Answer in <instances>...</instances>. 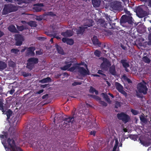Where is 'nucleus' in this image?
<instances>
[{"mask_svg":"<svg viewBox=\"0 0 151 151\" xmlns=\"http://www.w3.org/2000/svg\"><path fill=\"white\" fill-rule=\"evenodd\" d=\"M45 85H46L43 86H42V88H44L45 87Z\"/></svg>","mask_w":151,"mask_h":151,"instance_id":"obj_56","label":"nucleus"},{"mask_svg":"<svg viewBox=\"0 0 151 151\" xmlns=\"http://www.w3.org/2000/svg\"><path fill=\"white\" fill-rule=\"evenodd\" d=\"M27 24L32 27H35L36 26V23L32 21L29 22L28 23H27Z\"/></svg>","mask_w":151,"mask_h":151,"instance_id":"obj_23","label":"nucleus"},{"mask_svg":"<svg viewBox=\"0 0 151 151\" xmlns=\"http://www.w3.org/2000/svg\"><path fill=\"white\" fill-rule=\"evenodd\" d=\"M131 112L132 114L134 115H136L138 113V112L137 111L134 110H132Z\"/></svg>","mask_w":151,"mask_h":151,"instance_id":"obj_38","label":"nucleus"},{"mask_svg":"<svg viewBox=\"0 0 151 151\" xmlns=\"http://www.w3.org/2000/svg\"><path fill=\"white\" fill-rule=\"evenodd\" d=\"M43 91V90H41L39 91L38 92H37V93L38 94H40V93H42Z\"/></svg>","mask_w":151,"mask_h":151,"instance_id":"obj_45","label":"nucleus"},{"mask_svg":"<svg viewBox=\"0 0 151 151\" xmlns=\"http://www.w3.org/2000/svg\"><path fill=\"white\" fill-rule=\"evenodd\" d=\"M142 60L145 62L148 63L150 62V60L146 56L144 57L143 58Z\"/></svg>","mask_w":151,"mask_h":151,"instance_id":"obj_28","label":"nucleus"},{"mask_svg":"<svg viewBox=\"0 0 151 151\" xmlns=\"http://www.w3.org/2000/svg\"><path fill=\"white\" fill-rule=\"evenodd\" d=\"M79 30H77V29H73V30H74L75 31H76L77 34H79L81 33L83 31V29H82L81 27H79Z\"/></svg>","mask_w":151,"mask_h":151,"instance_id":"obj_27","label":"nucleus"},{"mask_svg":"<svg viewBox=\"0 0 151 151\" xmlns=\"http://www.w3.org/2000/svg\"><path fill=\"white\" fill-rule=\"evenodd\" d=\"M115 85L116 89L119 91L125 96H126V93L123 90V87L119 83L117 82L115 83Z\"/></svg>","mask_w":151,"mask_h":151,"instance_id":"obj_10","label":"nucleus"},{"mask_svg":"<svg viewBox=\"0 0 151 151\" xmlns=\"http://www.w3.org/2000/svg\"><path fill=\"white\" fill-rule=\"evenodd\" d=\"M74 119L73 118L68 117L66 118L63 121V128H68L72 125Z\"/></svg>","mask_w":151,"mask_h":151,"instance_id":"obj_5","label":"nucleus"},{"mask_svg":"<svg viewBox=\"0 0 151 151\" xmlns=\"http://www.w3.org/2000/svg\"><path fill=\"white\" fill-rule=\"evenodd\" d=\"M0 137L2 144L5 148L6 151H22L19 147L16 146L13 139L9 138L6 142L4 141V139L6 138V134L1 135Z\"/></svg>","mask_w":151,"mask_h":151,"instance_id":"obj_1","label":"nucleus"},{"mask_svg":"<svg viewBox=\"0 0 151 151\" xmlns=\"http://www.w3.org/2000/svg\"><path fill=\"white\" fill-rule=\"evenodd\" d=\"M73 34L72 32L70 31H67L65 33H63L62 35L64 36H70Z\"/></svg>","mask_w":151,"mask_h":151,"instance_id":"obj_15","label":"nucleus"},{"mask_svg":"<svg viewBox=\"0 0 151 151\" xmlns=\"http://www.w3.org/2000/svg\"><path fill=\"white\" fill-rule=\"evenodd\" d=\"M11 51L12 52L16 54L17 53L19 52V50L17 49H13L11 50Z\"/></svg>","mask_w":151,"mask_h":151,"instance_id":"obj_33","label":"nucleus"},{"mask_svg":"<svg viewBox=\"0 0 151 151\" xmlns=\"http://www.w3.org/2000/svg\"><path fill=\"white\" fill-rule=\"evenodd\" d=\"M66 108H67V110H68L69 109L68 108H67V107H66ZM68 108H69L68 107Z\"/></svg>","mask_w":151,"mask_h":151,"instance_id":"obj_59","label":"nucleus"},{"mask_svg":"<svg viewBox=\"0 0 151 151\" xmlns=\"http://www.w3.org/2000/svg\"><path fill=\"white\" fill-rule=\"evenodd\" d=\"M110 72L113 75H114L115 74V68L114 66H112L110 69Z\"/></svg>","mask_w":151,"mask_h":151,"instance_id":"obj_24","label":"nucleus"},{"mask_svg":"<svg viewBox=\"0 0 151 151\" xmlns=\"http://www.w3.org/2000/svg\"><path fill=\"white\" fill-rule=\"evenodd\" d=\"M55 47L57 49V50L58 51V53L60 54H63V50L61 48L59 47L58 45H55Z\"/></svg>","mask_w":151,"mask_h":151,"instance_id":"obj_22","label":"nucleus"},{"mask_svg":"<svg viewBox=\"0 0 151 151\" xmlns=\"http://www.w3.org/2000/svg\"><path fill=\"white\" fill-rule=\"evenodd\" d=\"M96 133V132L93 131H92L91 132V135H94Z\"/></svg>","mask_w":151,"mask_h":151,"instance_id":"obj_41","label":"nucleus"},{"mask_svg":"<svg viewBox=\"0 0 151 151\" xmlns=\"http://www.w3.org/2000/svg\"><path fill=\"white\" fill-rule=\"evenodd\" d=\"M140 142L141 144L145 147H147L150 145L149 142L140 139Z\"/></svg>","mask_w":151,"mask_h":151,"instance_id":"obj_14","label":"nucleus"},{"mask_svg":"<svg viewBox=\"0 0 151 151\" xmlns=\"http://www.w3.org/2000/svg\"><path fill=\"white\" fill-rule=\"evenodd\" d=\"M0 109L2 111L3 110V104L1 100L0 99Z\"/></svg>","mask_w":151,"mask_h":151,"instance_id":"obj_36","label":"nucleus"},{"mask_svg":"<svg viewBox=\"0 0 151 151\" xmlns=\"http://www.w3.org/2000/svg\"><path fill=\"white\" fill-rule=\"evenodd\" d=\"M50 81L51 79L50 78L48 77L41 80L40 81V82L42 83H45L49 82Z\"/></svg>","mask_w":151,"mask_h":151,"instance_id":"obj_18","label":"nucleus"},{"mask_svg":"<svg viewBox=\"0 0 151 151\" xmlns=\"http://www.w3.org/2000/svg\"><path fill=\"white\" fill-rule=\"evenodd\" d=\"M58 34L59 33L58 32L53 33V34H52V35L54 37L56 38L57 39H60V37L58 35Z\"/></svg>","mask_w":151,"mask_h":151,"instance_id":"obj_32","label":"nucleus"},{"mask_svg":"<svg viewBox=\"0 0 151 151\" xmlns=\"http://www.w3.org/2000/svg\"><path fill=\"white\" fill-rule=\"evenodd\" d=\"M101 96L103 97L108 102H109V99L108 98V96L106 94L104 93H102L101 94Z\"/></svg>","mask_w":151,"mask_h":151,"instance_id":"obj_25","label":"nucleus"},{"mask_svg":"<svg viewBox=\"0 0 151 151\" xmlns=\"http://www.w3.org/2000/svg\"><path fill=\"white\" fill-rule=\"evenodd\" d=\"M92 40L94 44L96 45L98 44V40L96 37L94 36L92 39Z\"/></svg>","mask_w":151,"mask_h":151,"instance_id":"obj_20","label":"nucleus"},{"mask_svg":"<svg viewBox=\"0 0 151 151\" xmlns=\"http://www.w3.org/2000/svg\"><path fill=\"white\" fill-rule=\"evenodd\" d=\"M42 5L41 4L40 5H35L33 7V9L36 12H39L42 9Z\"/></svg>","mask_w":151,"mask_h":151,"instance_id":"obj_13","label":"nucleus"},{"mask_svg":"<svg viewBox=\"0 0 151 151\" xmlns=\"http://www.w3.org/2000/svg\"><path fill=\"white\" fill-rule=\"evenodd\" d=\"M50 42H53V39H52V38L50 39Z\"/></svg>","mask_w":151,"mask_h":151,"instance_id":"obj_55","label":"nucleus"},{"mask_svg":"<svg viewBox=\"0 0 151 151\" xmlns=\"http://www.w3.org/2000/svg\"><path fill=\"white\" fill-rule=\"evenodd\" d=\"M81 84V83L80 82H76L74 83V85H80Z\"/></svg>","mask_w":151,"mask_h":151,"instance_id":"obj_42","label":"nucleus"},{"mask_svg":"<svg viewBox=\"0 0 151 151\" xmlns=\"http://www.w3.org/2000/svg\"><path fill=\"white\" fill-rule=\"evenodd\" d=\"M129 19V20H128V22L130 24H132V18L131 17H129L127 18V20H128V19Z\"/></svg>","mask_w":151,"mask_h":151,"instance_id":"obj_35","label":"nucleus"},{"mask_svg":"<svg viewBox=\"0 0 151 151\" xmlns=\"http://www.w3.org/2000/svg\"><path fill=\"white\" fill-rule=\"evenodd\" d=\"M35 50V48L34 47H31L29 48L28 49V51H29V53L31 55H34V51Z\"/></svg>","mask_w":151,"mask_h":151,"instance_id":"obj_17","label":"nucleus"},{"mask_svg":"<svg viewBox=\"0 0 151 151\" xmlns=\"http://www.w3.org/2000/svg\"><path fill=\"white\" fill-rule=\"evenodd\" d=\"M94 98L97 100H99L100 98L97 96H95Z\"/></svg>","mask_w":151,"mask_h":151,"instance_id":"obj_46","label":"nucleus"},{"mask_svg":"<svg viewBox=\"0 0 151 151\" xmlns=\"http://www.w3.org/2000/svg\"><path fill=\"white\" fill-rule=\"evenodd\" d=\"M8 29L9 31L13 32H15L16 31L15 26L13 25H11L9 27Z\"/></svg>","mask_w":151,"mask_h":151,"instance_id":"obj_16","label":"nucleus"},{"mask_svg":"<svg viewBox=\"0 0 151 151\" xmlns=\"http://www.w3.org/2000/svg\"><path fill=\"white\" fill-rule=\"evenodd\" d=\"M146 84L144 81H142L138 84L137 91V93L138 92L142 93L144 94L146 93L147 88L146 86Z\"/></svg>","mask_w":151,"mask_h":151,"instance_id":"obj_4","label":"nucleus"},{"mask_svg":"<svg viewBox=\"0 0 151 151\" xmlns=\"http://www.w3.org/2000/svg\"><path fill=\"white\" fill-rule=\"evenodd\" d=\"M94 54L95 55L99 57V56L100 52L98 50H96L94 52Z\"/></svg>","mask_w":151,"mask_h":151,"instance_id":"obj_37","label":"nucleus"},{"mask_svg":"<svg viewBox=\"0 0 151 151\" xmlns=\"http://www.w3.org/2000/svg\"><path fill=\"white\" fill-rule=\"evenodd\" d=\"M25 50V48H24V49H23L21 51H22V52H24V50Z\"/></svg>","mask_w":151,"mask_h":151,"instance_id":"obj_54","label":"nucleus"},{"mask_svg":"<svg viewBox=\"0 0 151 151\" xmlns=\"http://www.w3.org/2000/svg\"><path fill=\"white\" fill-rule=\"evenodd\" d=\"M121 62L122 63L123 65L125 68H127L129 67V65L125 61L122 60Z\"/></svg>","mask_w":151,"mask_h":151,"instance_id":"obj_29","label":"nucleus"},{"mask_svg":"<svg viewBox=\"0 0 151 151\" xmlns=\"http://www.w3.org/2000/svg\"><path fill=\"white\" fill-rule=\"evenodd\" d=\"M22 23H23L24 24H26V23L24 21H22Z\"/></svg>","mask_w":151,"mask_h":151,"instance_id":"obj_53","label":"nucleus"},{"mask_svg":"<svg viewBox=\"0 0 151 151\" xmlns=\"http://www.w3.org/2000/svg\"><path fill=\"white\" fill-rule=\"evenodd\" d=\"M106 82L107 84H108V86H110V83L109 82H108V81H106Z\"/></svg>","mask_w":151,"mask_h":151,"instance_id":"obj_50","label":"nucleus"},{"mask_svg":"<svg viewBox=\"0 0 151 151\" xmlns=\"http://www.w3.org/2000/svg\"><path fill=\"white\" fill-rule=\"evenodd\" d=\"M109 95H110L111 97H112L113 98H114V96H113L112 94H111V93H109Z\"/></svg>","mask_w":151,"mask_h":151,"instance_id":"obj_52","label":"nucleus"},{"mask_svg":"<svg viewBox=\"0 0 151 151\" xmlns=\"http://www.w3.org/2000/svg\"><path fill=\"white\" fill-rule=\"evenodd\" d=\"M90 91L93 93H95L96 94H97L98 93V91H96L94 88L93 87H91L90 88Z\"/></svg>","mask_w":151,"mask_h":151,"instance_id":"obj_26","label":"nucleus"},{"mask_svg":"<svg viewBox=\"0 0 151 151\" xmlns=\"http://www.w3.org/2000/svg\"><path fill=\"white\" fill-rule=\"evenodd\" d=\"M70 60H69L68 61L66 62V65L64 67L62 68V69L63 70H65L67 69L70 71H73L75 70L76 68H77L78 70V71L80 73L83 75H85L88 74V71L84 69L83 67L80 66L81 64L84 65L85 66H86V65L84 63H82L79 65H78L77 66H74L70 68H69L70 66L71 65V63L72 62V61L71 60V59Z\"/></svg>","mask_w":151,"mask_h":151,"instance_id":"obj_2","label":"nucleus"},{"mask_svg":"<svg viewBox=\"0 0 151 151\" xmlns=\"http://www.w3.org/2000/svg\"><path fill=\"white\" fill-rule=\"evenodd\" d=\"M2 63L3 64V65L2 66V68H5L6 67V65L4 63L2 62Z\"/></svg>","mask_w":151,"mask_h":151,"instance_id":"obj_44","label":"nucleus"},{"mask_svg":"<svg viewBox=\"0 0 151 151\" xmlns=\"http://www.w3.org/2000/svg\"><path fill=\"white\" fill-rule=\"evenodd\" d=\"M93 21L91 20H88L85 25V26H87L88 27H90L93 25Z\"/></svg>","mask_w":151,"mask_h":151,"instance_id":"obj_19","label":"nucleus"},{"mask_svg":"<svg viewBox=\"0 0 151 151\" xmlns=\"http://www.w3.org/2000/svg\"><path fill=\"white\" fill-rule=\"evenodd\" d=\"M3 33L0 31V37H1L3 35Z\"/></svg>","mask_w":151,"mask_h":151,"instance_id":"obj_47","label":"nucleus"},{"mask_svg":"<svg viewBox=\"0 0 151 151\" xmlns=\"http://www.w3.org/2000/svg\"><path fill=\"white\" fill-rule=\"evenodd\" d=\"M14 92V91H12V92H11V93H13V92Z\"/></svg>","mask_w":151,"mask_h":151,"instance_id":"obj_57","label":"nucleus"},{"mask_svg":"<svg viewBox=\"0 0 151 151\" xmlns=\"http://www.w3.org/2000/svg\"><path fill=\"white\" fill-rule=\"evenodd\" d=\"M92 3L94 7H98L100 4V0H92Z\"/></svg>","mask_w":151,"mask_h":151,"instance_id":"obj_12","label":"nucleus"},{"mask_svg":"<svg viewBox=\"0 0 151 151\" xmlns=\"http://www.w3.org/2000/svg\"><path fill=\"white\" fill-rule=\"evenodd\" d=\"M18 29L20 31H22L23 29H26V27H25L24 28L23 26H21L19 27L18 26H17Z\"/></svg>","mask_w":151,"mask_h":151,"instance_id":"obj_34","label":"nucleus"},{"mask_svg":"<svg viewBox=\"0 0 151 151\" xmlns=\"http://www.w3.org/2000/svg\"><path fill=\"white\" fill-rule=\"evenodd\" d=\"M92 76H98L96 74H92Z\"/></svg>","mask_w":151,"mask_h":151,"instance_id":"obj_49","label":"nucleus"},{"mask_svg":"<svg viewBox=\"0 0 151 151\" xmlns=\"http://www.w3.org/2000/svg\"><path fill=\"white\" fill-rule=\"evenodd\" d=\"M36 54L37 55H40L42 53V52L40 51L36 52Z\"/></svg>","mask_w":151,"mask_h":151,"instance_id":"obj_43","label":"nucleus"},{"mask_svg":"<svg viewBox=\"0 0 151 151\" xmlns=\"http://www.w3.org/2000/svg\"><path fill=\"white\" fill-rule=\"evenodd\" d=\"M5 1L7 2H11L12 0H5Z\"/></svg>","mask_w":151,"mask_h":151,"instance_id":"obj_48","label":"nucleus"},{"mask_svg":"<svg viewBox=\"0 0 151 151\" xmlns=\"http://www.w3.org/2000/svg\"><path fill=\"white\" fill-rule=\"evenodd\" d=\"M17 10V7L14 6L12 4L6 5L3 10L2 14H6L11 12L16 11Z\"/></svg>","mask_w":151,"mask_h":151,"instance_id":"obj_3","label":"nucleus"},{"mask_svg":"<svg viewBox=\"0 0 151 151\" xmlns=\"http://www.w3.org/2000/svg\"><path fill=\"white\" fill-rule=\"evenodd\" d=\"M122 79V80L126 81L129 83H130L131 82L130 80L128 79L125 76H123Z\"/></svg>","mask_w":151,"mask_h":151,"instance_id":"obj_31","label":"nucleus"},{"mask_svg":"<svg viewBox=\"0 0 151 151\" xmlns=\"http://www.w3.org/2000/svg\"><path fill=\"white\" fill-rule=\"evenodd\" d=\"M140 118L141 121L143 122H147V116L145 117L143 115H141L140 116Z\"/></svg>","mask_w":151,"mask_h":151,"instance_id":"obj_21","label":"nucleus"},{"mask_svg":"<svg viewBox=\"0 0 151 151\" xmlns=\"http://www.w3.org/2000/svg\"><path fill=\"white\" fill-rule=\"evenodd\" d=\"M117 117L118 119L122 120L125 123L127 122L129 119V117L127 115L123 113L118 114Z\"/></svg>","mask_w":151,"mask_h":151,"instance_id":"obj_6","label":"nucleus"},{"mask_svg":"<svg viewBox=\"0 0 151 151\" xmlns=\"http://www.w3.org/2000/svg\"><path fill=\"white\" fill-rule=\"evenodd\" d=\"M62 41L64 42H66L67 44L70 45H72L74 43L73 40L65 38H63L62 39Z\"/></svg>","mask_w":151,"mask_h":151,"instance_id":"obj_11","label":"nucleus"},{"mask_svg":"<svg viewBox=\"0 0 151 151\" xmlns=\"http://www.w3.org/2000/svg\"><path fill=\"white\" fill-rule=\"evenodd\" d=\"M125 70L127 71H128L127 70V69H125Z\"/></svg>","mask_w":151,"mask_h":151,"instance_id":"obj_58","label":"nucleus"},{"mask_svg":"<svg viewBox=\"0 0 151 151\" xmlns=\"http://www.w3.org/2000/svg\"><path fill=\"white\" fill-rule=\"evenodd\" d=\"M15 39L16 41V45H20L24 40L22 36L20 35H15Z\"/></svg>","mask_w":151,"mask_h":151,"instance_id":"obj_8","label":"nucleus"},{"mask_svg":"<svg viewBox=\"0 0 151 151\" xmlns=\"http://www.w3.org/2000/svg\"><path fill=\"white\" fill-rule=\"evenodd\" d=\"M123 130H124V132H127V129H123Z\"/></svg>","mask_w":151,"mask_h":151,"instance_id":"obj_51","label":"nucleus"},{"mask_svg":"<svg viewBox=\"0 0 151 151\" xmlns=\"http://www.w3.org/2000/svg\"><path fill=\"white\" fill-rule=\"evenodd\" d=\"M103 63L101 64V66L102 69H106L110 65V64L109 61L106 58H103Z\"/></svg>","mask_w":151,"mask_h":151,"instance_id":"obj_9","label":"nucleus"},{"mask_svg":"<svg viewBox=\"0 0 151 151\" xmlns=\"http://www.w3.org/2000/svg\"><path fill=\"white\" fill-rule=\"evenodd\" d=\"M87 27H83V28H87Z\"/></svg>","mask_w":151,"mask_h":151,"instance_id":"obj_60","label":"nucleus"},{"mask_svg":"<svg viewBox=\"0 0 151 151\" xmlns=\"http://www.w3.org/2000/svg\"><path fill=\"white\" fill-rule=\"evenodd\" d=\"M100 103L101 104L104 106H106L107 105L103 101H100Z\"/></svg>","mask_w":151,"mask_h":151,"instance_id":"obj_39","label":"nucleus"},{"mask_svg":"<svg viewBox=\"0 0 151 151\" xmlns=\"http://www.w3.org/2000/svg\"><path fill=\"white\" fill-rule=\"evenodd\" d=\"M98 73L99 74H101L102 76H105L103 73L102 71L101 70H99L98 71Z\"/></svg>","mask_w":151,"mask_h":151,"instance_id":"obj_40","label":"nucleus"},{"mask_svg":"<svg viewBox=\"0 0 151 151\" xmlns=\"http://www.w3.org/2000/svg\"><path fill=\"white\" fill-rule=\"evenodd\" d=\"M28 63H27V67L31 69V67L35 63H36L38 62L37 59L34 58H32L29 59L28 61Z\"/></svg>","mask_w":151,"mask_h":151,"instance_id":"obj_7","label":"nucleus"},{"mask_svg":"<svg viewBox=\"0 0 151 151\" xmlns=\"http://www.w3.org/2000/svg\"><path fill=\"white\" fill-rule=\"evenodd\" d=\"M12 113V111L10 110H9L7 111L6 113V115L7 117V119H8L10 117Z\"/></svg>","mask_w":151,"mask_h":151,"instance_id":"obj_30","label":"nucleus"}]
</instances>
